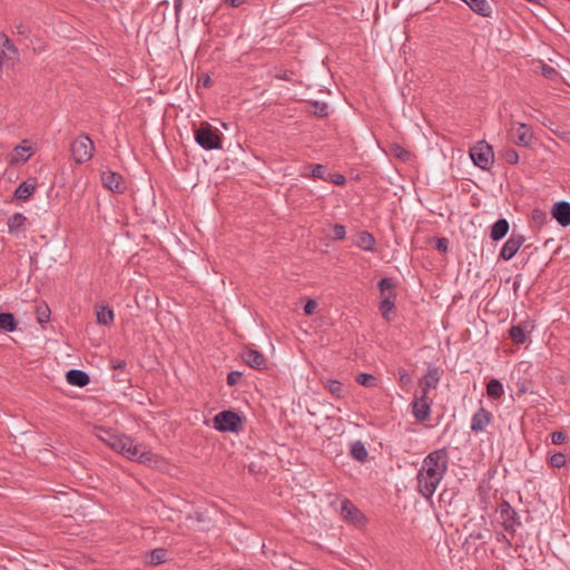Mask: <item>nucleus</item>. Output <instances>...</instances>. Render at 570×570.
<instances>
[{
    "instance_id": "nucleus-2",
    "label": "nucleus",
    "mask_w": 570,
    "mask_h": 570,
    "mask_svg": "<svg viewBox=\"0 0 570 570\" xmlns=\"http://www.w3.org/2000/svg\"><path fill=\"white\" fill-rule=\"evenodd\" d=\"M111 449L118 453H121L129 460H134L146 465L154 466L159 462V458L149 449L142 445L134 444V441L126 435H120L116 443H112Z\"/></svg>"
},
{
    "instance_id": "nucleus-36",
    "label": "nucleus",
    "mask_w": 570,
    "mask_h": 570,
    "mask_svg": "<svg viewBox=\"0 0 570 570\" xmlns=\"http://www.w3.org/2000/svg\"><path fill=\"white\" fill-rule=\"evenodd\" d=\"M312 107H313V110L312 112L318 117H325L327 116V109H328V106L326 102H321V101H313L312 102Z\"/></svg>"
},
{
    "instance_id": "nucleus-4",
    "label": "nucleus",
    "mask_w": 570,
    "mask_h": 570,
    "mask_svg": "<svg viewBox=\"0 0 570 570\" xmlns=\"http://www.w3.org/2000/svg\"><path fill=\"white\" fill-rule=\"evenodd\" d=\"M94 142L87 135H80L71 144V154L78 164L87 163L94 153Z\"/></svg>"
},
{
    "instance_id": "nucleus-21",
    "label": "nucleus",
    "mask_w": 570,
    "mask_h": 570,
    "mask_svg": "<svg viewBox=\"0 0 570 570\" xmlns=\"http://www.w3.org/2000/svg\"><path fill=\"white\" fill-rule=\"evenodd\" d=\"M96 317L98 324L109 326L114 322L115 314L108 306H98L96 308Z\"/></svg>"
},
{
    "instance_id": "nucleus-51",
    "label": "nucleus",
    "mask_w": 570,
    "mask_h": 570,
    "mask_svg": "<svg viewBox=\"0 0 570 570\" xmlns=\"http://www.w3.org/2000/svg\"><path fill=\"white\" fill-rule=\"evenodd\" d=\"M532 217L534 220L542 223L546 218V214L540 210H533Z\"/></svg>"
},
{
    "instance_id": "nucleus-48",
    "label": "nucleus",
    "mask_w": 570,
    "mask_h": 570,
    "mask_svg": "<svg viewBox=\"0 0 570 570\" xmlns=\"http://www.w3.org/2000/svg\"><path fill=\"white\" fill-rule=\"evenodd\" d=\"M331 180L335 184V185H344L345 184V177L341 174H335V175H332L331 176Z\"/></svg>"
},
{
    "instance_id": "nucleus-43",
    "label": "nucleus",
    "mask_w": 570,
    "mask_h": 570,
    "mask_svg": "<svg viewBox=\"0 0 570 570\" xmlns=\"http://www.w3.org/2000/svg\"><path fill=\"white\" fill-rule=\"evenodd\" d=\"M242 377V373L238 372V371H233L230 372L228 375H227V383L230 385V386H234L238 383V381L240 380Z\"/></svg>"
},
{
    "instance_id": "nucleus-15",
    "label": "nucleus",
    "mask_w": 570,
    "mask_h": 570,
    "mask_svg": "<svg viewBox=\"0 0 570 570\" xmlns=\"http://www.w3.org/2000/svg\"><path fill=\"white\" fill-rule=\"evenodd\" d=\"M32 155L31 146L28 145L27 140H23L19 146H17L11 156H10V163L17 164V163H23L28 160Z\"/></svg>"
},
{
    "instance_id": "nucleus-7",
    "label": "nucleus",
    "mask_w": 570,
    "mask_h": 570,
    "mask_svg": "<svg viewBox=\"0 0 570 570\" xmlns=\"http://www.w3.org/2000/svg\"><path fill=\"white\" fill-rule=\"evenodd\" d=\"M341 514L343 519L355 527L365 525L366 517L348 500L342 502Z\"/></svg>"
},
{
    "instance_id": "nucleus-34",
    "label": "nucleus",
    "mask_w": 570,
    "mask_h": 570,
    "mask_svg": "<svg viewBox=\"0 0 570 570\" xmlns=\"http://www.w3.org/2000/svg\"><path fill=\"white\" fill-rule=\"evenodd\" d=\"M36 316L39 323H47L50 318V308L48 305H39L36 309Z\"/></svg>"
},
{
    "instance_id": "nucleus-52",
    "label": "nucleus",
    "mask_w": 570,
    "mask_h": 570,
    "mask_svg": "<svg viewBox=\"0 0 570 570\" xmlns=\"http://www.w3.org/2000/svg\"><path fill=\"white\" fill-rule=\"evenodd\" d=\"M126 366V363L124 361H116V362H112V367L115 370H122L124 367Z\"/></svg>"
},
{
    "instance_id": "nucleus-39",
    "label": "nucleus",
    "mask_w": 570,
    "mask_h": 570,
    "mask_svg": "<svg viewBox=\"0 0 570 570\" xmlns=\"http://www.w3.org/2000/svg\"><path fill=\"white\" fill-rule=\"evenodd\" d=\"M333 232H334V239H336V240H342L346 236V229L341 224H335L333 226Z\"/></svg>"
},
{
    "instance_id": "nucleus-10",
    "label": "nucleus",
    "mask_w": 570,
    "mask_h": 570,
    "mask_svg": "<svg viewBox=\"0 0 570 570\" xmlns=\"http://www.w3.org/2000/svg\"><path fill=\"white\" fill-rule=\"evenodd\" d=\"M523 242L524 237L522 235L513 233L503 245L500 257L504 261L511 259L518 253Z\"/></svg>"
},
{
    "instance_id": "nucleus-8",
    "label": "nucleus",
    "mask_w": 570,
    "mask_h": 570,
    "mask_svg": "<svg viewBox=\"0 0 570 570\" xmlns=\"http://www.w3.org/2000/svg\"><path fill=\"white\" fill-rule=\"evenodd\" d=\"M18 49L14 47L7 35L0 32V65L8 61H14L18 58Z\"/></svg>"
},
{
    "instance_id": "nucleus-29",
    "label": "nucleus",
    "mask_w": 570,
    "mask_h": 570,
    "mask_svg": "<svg viewBox=\"0 0 570 570\" xmlns=\"http://www.w3.org/2000/svg\"><path fill=\"white\" fill-rule=\"evenodd\" d=\"M351 454L360 462H364L367 459V450L361 441H356L352 444Z\"/></svg>"
},
{
    "instance_id": "nucleus-50",
    "label": "nucleus",
    "mask_w": 570,
    "mask_h": 570,
    "mask_svg": "<svg viewBox=\"0 0 570 570\" xmlns=\"http://www.w3.org/2000/svg\"><path fill=\"white\" fill-rule=\"evenodd\" d=\"M400 382L403 385L410 384L411 383V376L405 371H401L400 372Z\"/></svg>"
},
{
    "instance_id": "nucleus-20",
    "label": "nucleus",
    "mask_w": 570,
    "mask_h": 570,
    "mask_svg": "<svg viewBox=\"0 0 570 570\" xmlns=\"http://www.w3.org/2000/svg\"><path fill=\"white\" fill-rule=\"evenodd\" d=\"M375 238L367 232H362L356 236L355 245L361 249L373 252L375 246Z\"/></svg>"
},
{
    "instance_id": "nucleus-12",
    "label": "nucleus",
    "mask_w": 570,
    "mask_h": 570,
    "mask_svg": "<svg viewBox=\"0 0 570 570\" xmlns=\"http://www.w3.org/2000/svg\"><path fill=\"white\" fill-rule=\"evenodd\" d=\"M552 217L563 227L570 225V203L558 202L552 208Z\"/></svg>"
},
{
    "instance_id": "nucleus-32",
    "label": "nucleus",
    "mask_w": 570,
    "mask_h": 570,
    "mask_svg": "<svg viewBox=\"0 0 570 570\" xmlns=\"http://www.w3.org/2000/svg\"><path fill=\"white\" fill-rule=\"evenodd\" d=\"M391 151H392V154H393L396 158H399V159H401V160H403V161H407V160H410V159H411V154H410V151H407L405 148H403V147H402L401 145H399V144H393V145L391 146Z\"/></svg>"
},
{
    "instance_id": "nucleus-3",
    "label": "nucleus",
    "mask_w": 570,
    "mask_h": 570,
    "mask_svg": "<svg viewBox=\"0 0 570 570\" xmlns=\"http://www.w3.org/2000/svg\"><path fill=\"white\" fill-rule=\"evenodd\" d=\"M470 157L474 165L483 170L490 169L494 163V153L492 147L485 141H479L470 150Z\"/></svg>"
},
{
    "instance_id": "nucleus-22",
    "label": "nucleus",
    "mask_w": 570,
    "mask_h": 570,
    "mask_svg": "<svg viewBox=\"0 0 570 570\" xmlns=\"http://www.w3.org/2000/svg\"><path fill=\"white\" fill-rule=\"evenodd\" d=\"M509 232V223L507 219L502 218L497 220L491 228V238L493 240H500L503 238Z\"/></svg>"
},
{
    "instance_id": "nucleus-23",
    "label": "nucleus",
    "mask_w": 570,
    "mask_h": 570,
    "mask_svg": "<svg viewBox=\"0 0 570 570\" xmlns=\"http://www.w3.org/2000/svg\"><path fill=\"white\" fill-rule=\"evenodd\" d=\"M395 296L396 294H391L389 293V295L386 297H384V299L381 301L380 303V311L382 313V316L386 320V321H390V314L394 311V307H395Z\"/></svg>"
},
{
    "instance_id": "nucleus-38",
    "label": "nucleus",
    "mask_w": 570,
    "mask_h": 570,
    "mask_svg": "<svg viewBox=\"0 0 570 570\" xmlns=\"http://www.w3.org/2000/svg\"><path fill=\"white\" fill-rule=\"evenodd\" d=\"M567 463V458L563 453L561 452H558V453H554L551 458H550V464L554 468H562Z\"/></svg>"
},
{
    "instance_id": "nucleus-40",
    "label": "nucleus",
    "mask_w": 570,
    "mask_h": 570,
    "mask_svg": "<svg viewBox=\"0 0 570 570\" xmlns=\"http://www.w3.org/2000/svg\"><path fill=\"white\" fill-rule=\"evenodd\" d=\"M541 72L546 78L549 79H553L554 77L558 76V71L549 65H542Z\"/></svg>"
},
{
    "instance_id": "nucleus-49",
    "label": "nucleus",
    "mask_w": 570,
    "mask_h": 570,
    "mask_svg": "<svg viewBox=\"0 0 570 570\" xmlns=\"http://www.w3.org/2000/svg\"><path fill=\"white\" fill-rule=\"evenodd\" d=\"M198 83H202L204 87H209L212 85V79L208 75L205 73L199 77Z\"/></svg>"
},
{
    "instance_id": "nucleus-35",
    "label": "nucleus",
    "mask_w": 570,
    "mask_h": 570,
    "mask_svg": "<svg viewBox=\"0 0 570 570\" xmlns=\"http://www.w3.org/2000/svg\"><path fill=\"white\" fill-rule=\"evenodd\" d=\"M327 389L333 395L337 397H341L343 395V385L337 380H330L327 382Z\"/></svg>"
},
{
    "instance_id": "nucleus-18",
    "label": "nucleus",
    "mask_w": 570,
    "mask_h": 570,
    "mask_svg": "<svg viewBox=\"0 0 570 570\" xmlns=\"http://www.w3.org/2000/svg\"><path fill=\"white\" fill-rule=\"evenodd\" d=\"M70 385L82 387L89 383V375L81 370H70L66 375Z\"/></svg>"
},
{
    "instance_id": "nucleus-26",
    "label": "nucleus",
    "mask_w": 570,
    "mask_h": 570,
    "mask_svg": "<svg viewBox=\"0 0 570 570\" xmlns=\"http://www.w3.org/2000/svg\"><path fill=\"white\" fill-rule=\"evenodd\" d=\"M487 394L491 399H500L503 394V386L501 382L497 379L490 380L487 385Z\"/></svg>"
},
{
    "instance_id": "nucleus-42",
    "label": "nucleus",
    "mask_w": 570,
    "mask_h": 570,
    "mask_svg": "<svg viewBox=\"0 0 570 570\" xmlns=\"http://www.w3.org/2000/svg\"><path fill=\"white\" fill-rule=\"evenodd\" d=\"M317 306H318L317 302L315 299L309 298L306 302L305 306H304L305 314L306 315L314 314V312L316 311Z\"/></svg>"
},
{
    "instance_id": "nucleus-6",
    "label": "nucleus",
    "mask_w": 570,
    "mask_h": 570,
    "mask_svg": "<svg viewBox=\"0 0 570 570\" xmlns=\"http://www.w3.org/2000/svg\"><path fill=\"white\" fill-rule=\"evenodd\" d=\"M196 141L205 149H217L220 147V138L210 127L202 125L195 132Z\"/></svg>"
},
{
    "instance_id": "nucleus-24",
    "label": "nucleus",
    "mask_w": 570,
    "mask_h": 570,
    "mask_svg": "<svg viewBox=\"0 0 570 570\" xmlns=\"http://www.w3.org/2000/svg\"><path fill=\"white\" fill-rule=\"evenodd\" d=\"M35 190H36L35 183L23 181L16 189L14 196L18 199L26 200L35 193Z\"/></svg>"
},
{
    "instance_id": "nucleus-47",
    "label": "nucleus",
    "mask_w": 570,
    "mask_h": 570,
    "mask_svg": "<svg viewBox=\"0 0 570 570\" xmlns=\"http://www.w3.org/2000/svg\"><path fill=\"white\" fill-rule=\"evenodd\" d=\"M448 245H449V242L446 238H439L438 239V244H436V248L440 250V252H443L445 253L448 250Z\"/></svg>"
},
{
    "instance_id": "nucleus-28",
    "label": "nucleus",
    "mask_w": 570,
    "mask_h": 570,
    "mask_svg": "<svg viewBox=\"0 0 570 570\" xmlns=\"http://www.w3.org/2000/svg\"><path fill=\"white\" fill-rule=\"evenodd\" d=\"M532 140V134L527 128L525 124H519L518 138L515 142L519 146H529Z\"/></svg>"
},
{
    "instance_id": "nucleus-1",
    "label": "nucleus",
    "mask_w": 570,
    "mask_h": 570,
    "mask_svg": "<svg viewBox=\"0 0 570 570\" xmlns=\"http://www.w3.org/2000/svg\"><path fill=\"white\" fill-rule=\"evenodd\" d=\"M448 469V454L445 450L431 452L422 462L417 472V490L426 499H430Z\"/></svg>"
},
{
    "instance_id": "nucleus-11",
    "label": "nucleus",
    "mask_w": 570,
    "mask_h": 570,
    "mask_svg": "<svg viewBox=\"0 0 570 570\" xmlns=\"http://www.w3.org/2000/svg\"><path fill=\"white\" fill-rule=\"evenodd\" d=\"M440 381L439 370L430 366L426 374L419 381V385L422 390V396L428 397L430 389H435Z\"/></svg>"
},
{
    "instance_id": "nucleus-31",
    "label": "nucleus",
    "mask_w": 570,
    "mask_h": 570,
    "mask_svg": "<svg viewBox=\"0 0 570 570\" xmlns=\"http://www.w3.org/2000/svg\"><path fill=\"white\" fill-rule=\"evenodd\" d=\"M379 286L382 299H384V297H386L389 293L395 294L394 284L390 278H382L379 283Z\"/></svg>"
},
{
    "instance_id": "nucleus-41",
    "label": "nucleus",
    "mask_w": 570,
    "mask_h": 570,
    "mask_svg": "<svg viewBox=\"0 0 570 570\" xmlns=\"http://www.w3.org/2000/svg\"><path fill=\"white\" fill-rule=\"evenodd\" d=\"M504 158L509 164H517L519 161V155L514 149H508L504 154Z\"/></svg>"
},
{
    "instance_id": "nucleus-37",
    "label": "nucleus",
    "mask_w": 570,
    "mask_h": 570,
    "mask_svg": "<svg viewBox=\"0 0 570 570\" xmlns=\"http://www.w3.org/2000/svg\"><path fill=\"white\" fill-rule=\"evenodd\" d=\"M356 382L363 386H374L376 379L372 374L361 373L357 375Z\"/></svg>"
},
{
    "instance_id": "nucleus-45",
    "label": "nucleus",
    "mask_w": 570,
    "mask_h": 570,
    "mask_svg": "<svg viewBox=\"0 0 570 570\" xmlns=\"http://www.w3.org/2000/svg\"><path fill=\"white\" fill-rule=\"evenodd\" d=\"M325 174V167L323 165H314L312 168V177L323 178Z\"/></svg>"
},
{
    "instance_id": "nucleus-13",
    "label": "nucleus",
    "mask_w": 570,
    "mask_h": 570,
    "mask_svg": "<svg viewBox=\"0 0 570 570\" xmlns=\"http://www.w3.org/2000/svg\"><path fill=\"white\" fill-rule=\"evenodd\" d=\"M412 409L413 415L416 420L425 421L430 417L431 405L428 397H423L422 395L420 397H415L412 403Z\"/></svg>"
},
{
    "instance_id": "nucleus-33",
    "label": "nucleus",
    "mask_w": 570,
    "mask_h": 570,
    "mask_svg": "<svg viewBox=\"0 0 570 570\" xmlns=\"http://www.w3.org/2000/svg\"><path fill=\"white\" fill-rule=\"evenodd\" d=\"M166 560V550L164 549H155L151 551L149 557V563L153 566H157L163 563Z\"/></svg>"
},
{
    "instance_id": "nucleus-27",
    "label": "nucleus",
    "mask_w": 570,
    "mask_h": 570,
    "mask_svg": "<svg viewBox=\"0 0 570 570\" xmlns=\"http://www.w3.org/2000/svg\"><path fill=\"white\" fill-rule=\"evenodd\" d=\"M26 222V217L17 213L8 219V228L10 233H18L22 229Z\"/></svg>"
},
{
    "instance_id": "nucleus-5",
    "label": "nucleus",
    "mask_w": 570,
    "mask_h": 570,
    "mask_svg": "<svg viewBox=\"0 0 570 570\" xmlns=\"http://www.w3.org/2000/svg\"><path fill=\"white\" fill-rule=\"evenodd\" d=\"M242 424L240 416L233 411L219 412L214 417V426L222 432H237Z\"/></svg>"
},
{
    "instance_id": "nucleus-16",
    "label": "nucleus",
    "mask_w": 570,
    "mask_h": 570,
    "mask_svg": "<svg viewBox=\"0 0 570 570\" xmlns=\"http://www.w3.org/2000/svg\"><path fill=\"white\" fill-rule=\"evenodd\" d=\"M491 421V414L483 407L476 411L472 417L471 429L474 432L483 431Z\"/></svg>"
},
{
    "instance_id": "nucleus-30",
    "label": "nucleus",
    "mask_w": 570,
    "mask_h": 570,
    "mask_svg": "<svg viewBox=\"0 0 570 570\" xmlns=\"http://www.w3.org/2000/svg\"><path fill=\"white\" fill-rule=\"evenodd\" d=\"M509 335L510 338L517 344H522L527 340V333L520 325L512 326L509 331Z\"/></svg>"
},
{
    "instance_id": "nucleus-44",
    "label": "nucleus",
    "mask_w": 570,
    "mask_h": 570,
    "mask_svg": "<svg viewBox=\"0 0 570 570\" xmlns=\"http://www.w3.org/2000/svg\"><path fill=\"white\" fill-rule=\"evenodd\" d=\"M567 439V435L562 431H556L551 435V441L553 444H562Z\"/></svg>"
},
{
    "instance_id": "nucleus-14",
    "label": "nucleus",
    "mask_w": 570,
    "mask_h": 570,
    "mask_svg": "<svg viewBox=\"0 0 570 570\" xmlns=\"http://www.w3.org/2000/svg\"><path fill=\"white\" fill-rule=\"evenodd\" d=\"M243 360L250 367L263 370L266 367V357L257 350L248 348L243 353Z\"/></svg>"
},
{
    "instance_id": "nucleus-25",
    "label": "nucleus",
    "mask_w": 570,
    "mask_h": 570,
    "mask_svg": "<svg viewBox=\"0 0 570 570\" xmlns=\"http://www.w3.org/2000/svg\"><path fill=\"white\" fill-rule=\"evenodd\" d=\"M17 328V322L13 314L0 313V332H13Z\"/></svg>"
},
{
    "instance_id": "nucleus-19",
    "label": "nucleus",
    "mask_w": 570,
    "mask_h": 570,
    "mask_svg": "<svg viewBox=\"0 0 570 570\" xmlns=\"http://www.w3.org/2000/svg\"><path fill=\"white\" fill-rule=\"evenodd\" d=\"M94 434L110 449L112 448V443H116L120 434L115 431L107 430L101 426H97L94 429Z\"/></svg>"
},
{
    "instance_id": "nucleus-17",
    "label": "nucleus",
    "mask_w": 570,
    "mask_h": 570,
    "mask_svg": "<svg viewBox=\"0 0 570 570\" xmlns=\"http://www.w3.org/2000/svg\"><path fill=\"white\" fill-rule=\"evenodd\" d=\"M466 3L471 10L482 17H490L492 13V7L488 0H462Z\"/></svg>"
},
{
    "instance_id": "nucleus-46",
    "label": "nucleus",
    "mask_w": 570,
    "mask_h": 570,
    "mask_svg": "<svg viewBox=\"0 0 570 570\" xmlns=\"http://www.w3.org/2000/svg\"><path fill=\"white\" fill-rule=\"evenodd\" d=\"M14 29H16V32L18 35H27V33H29V28L24 23H22V22L16 23L14 24Z\"/></svg>"
},
{
    "instance_id": "nucleus-9",
    "label": "nucleus",
    "mask_w": 570,
    "mask_h": 570,
    "mask_svg": "<svg viewBox=\"0 0 570 570\" xmlns=\"http://www.w3.org/2000/svg\"><path fill=\"white\" fill-rule=\"evenodd\" d=\"M101 181L104 187L111 191L124 193L126 190V184L121 175L115 171H104L101 174Z\"/></svg>"
},
{
    "instance_id": "nucleus-53",
    "label": "nucleus",
    "mask_w": 570,
    "mask_h": 570,
    "mask_svg": "<svg viewBox=\"0 0 570 570\" xmlns=\"http://www.w3.org/2000/svg\"><path fill=\"white\" fill-rule=\"evenodd\" d=\"M245 0H227V3L232 7H238L239 4L244 3Z\"/></svg>"
}]
</instances>
